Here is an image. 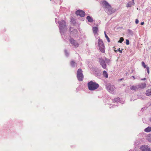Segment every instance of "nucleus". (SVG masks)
Returning <instances> with one entry per match:
<instances>
[{"label":"nucleus","mask_w":151,"mask_h":151,"mask_svg":"<svg viewBox=\"0 0 151 151\" xmlns=\"http://www.w3.org/2000/svg\"><path fill=\"white\" fill-rule=\"evenodd\" d=\"M59 24V28L60 33L62 35L67 30V27L66 22L64 20L58 22Z\"/></svg>","instance_id":"1"},{"label":"nucleus","mask_w":151,"mask_h":151,"mask_svg":"<svg viewBox=\"0 0 151 151\" xmlns=\"http://www.w3.org/2000/svg\"><path fill=\"white\" fill-rule=\"evenodd\" d=\"M88 89L91 91H94L99 87V84L95 82L91 81L88 82L87 84Z\"/></svg>","instance_id":"2"},{"label":"nucleus","mask_w":151,"mask_h":151,"mask_svg":"<svg viewBox=\"0 0 151 151\" xmlns=\"http://www.w3.org/2000/svg\"><path fill=\"white\" fill-rule=\"evenodd\" d=\"M99 60L100 64L102 68L104 69H106L107 68L106 64H109L110 63L109 59L106 58H100L99 59Z\"/></svg>","instance_id":"3"},{"label":"nucleus","mask_w":151,"mask_h":151,"mask_svg":"<svg viewBox=\"0 0 151 151\" xmlns=\"http://www.w3.org/2000/svg\"><path fill=\"white\" fill-rule=\"evenodd\" d=\"M98 44L99 50L102 52L104 53L105 52V47L104 42L101 39L99 38L98 39Z\"/></svg>","instance_id":"4"},{"label":"nucleus","mask_w":151,"mask_h":151,"mask_svg":"<svg viewBox=\"0 0 151 151\" xmlns=\"http://www.w3.org/2000/svg\"><path fill=\"white\" fill-rule=\"evenodd\" d=\"M81 69L79 68L78 69L77 73V77L78 80L79 81H82L83 78V76Z\"/></svg>","instance_id":"5"},{"label":"nucleus","mask_w":151,"mask_h":151,"mask_svg":"<svg viewBox=\"0 0 151 151\" xmlns=\"http://www.w3.org/2000/svg\"><path fill=\"white\" fill-rule=\"evenodd\" d=\"M106 87L108 91L112 93H114V91L115 89V87L110 84H107L106 85Z\"/></svg>","instance_id":"6"},{"label":"nucleus","mask_w":151,"mask_h":151,"mask_svg":"<svg viewBox=\"0 0 151 151\" xmlns=\"http://www.w3.org/2000/svg\"><path fill=\"white\" fill-rule=\"evenodd\" d=\"M70 43L75 47H78V46L79 44L73 38H71L69 39Z\"/></svg>","instance_id":"7"},{"label":"nucleus","mask_w":151,"mask_h":151,"mask_svg":"<svg viewBox=\"0 0 151 151\" xmlns=\"http://www.w3.org/2000/svg\"><path fill=\"white\" fill-rule=\"evenodd\" d=\"M76 13L77 15H79L81 17H84L85 14L84 12L81 10H78L76 11Z\"/></svg>","instance_id":"8"},{"label":"nucleus","mask_w":151,"mask_h":151,"mask_svg":"<svg viewBox=\"0 0 151 151\" xmlns=\"http://www.w3.org/2000/svg\"><path fill=\"white\" fill-rule=\"evenodd\" d=\"M102 5L105 9L108 8L111 6V5L108 3V2L105 1L103 2Z\"/></svg>","instance_id":"9"},{"label":"nucleus","mask_w":151,"mask_h":151,"mask_svg":"<svg viewBox=\"0 0 151 151\" xmlns=\"http://www.w3.org/2000/svg\"><path fill=\"white\" fill-rule=\"evenodd\" d=\"M72 28L71 27H70V31H71L70 34L71 35H72L73 36H76V35L77 34L78 31L77 29H73V30L72 31Z\"/></svg>","instance_id":"10"},{"label":"nucleus","mask_w":151,"mask_h":151,"mask_svg":"<svg viewBox=\"0 0 151 151\" xmlns=\"http://www.w3.org/2000/svg\"><path fill=\"white\" fill-rule=\"evenodd\" d=\"M107 13L108 14L110 15L114 13L112 10V8L111 6H110L108 8L105 9Z\"/></svg>","instance_id":"11"},{"label":"nucleus","mask_w":151,"mask_h":151,"mask_svg":"<svg viewBox=\"0 0 151 151\" xmlns=\"http://www.w3.org/2000/svg\"><path fill=\"white\" fill-rule=\"evenodd\" d=\"M146 84L145 83H141L138 85V88H143L146 87Z\"/></svg>","instance_id":"12"},{"label":"nucleus","mask_w":151,"mask_h":151,"mask_svg":"<svg viewBox=\"0 0 151 151\" xmlns=\"http://www.w3.org/2000/svg\"><path fill=\"white\" fill-rule=\"evenodd\" d=\"M77 64L74 61L72 60L70 62V65L72 67H75L77 66Z\"/></svg>","instance_id":"13"},{"label":"nucleus","mask_w":151,"mask_h":151,"mask_svg":"<svg viewBox=\"0 0 151 151\" xmlns=\"http://www.w3.org/2000/svg\"><path fill=\"white\" fill-rule=\"evenodd\" d=\"M134 2H129L127 4V7H131L132 5H134Z\"/></svg>","instance_id":"14"},{"label":"nucleus","mask_w":151,"mask_h":151,"mask_svg":"<svg viewBox=\"0 0 151 151\" xmlns=\"http://www.w3.org/2000/svg\"><path fill=\"white\" fill-rule=\"evenodd\" d=\"M93 33L95 35L97 33V32L98 30V28L97 27H93Z\"/></svg>","instance_id":"15"},{"label":"nucleus","mask_w":151,"mask_h":151,"mask_svg":"<svg viewBox=\"0 0 151 151\" xmlns=\"http://www.w3.org/2000/svg\"><path fill=\"white\" fill-rule=\"evenodd\" d=\"M146 94L147 96H151V88L148 89L146 91Z\"/></svg>","instance_id":"16"},{"label":"nucleus","mask_w":151,"mask_h":151,"mask_svg":"<svg viewBox=\"0 0 151 151\" xmlns=\"http://www.w3.org/2000/svg\"><path fill=\"white\" fill-rule=\"evenodd\" d=\"M86 19L89 22H93V19L89 16H88L86 17Z\"/></svg>","instance_id":"17"},{"label":"nucleus","mask_w":151,"mask_h":151,"mask_svg":"<svg viewBox=\"0 0 151 151\" xmlns=\"http://www.w3.org/2000/svg\"><path fill=\"white\" fill-rule=\"evenodd\" d=\"M144 131L146 132H149L151 131V127H148L144 129Z\"/></svg>","instance_id":"18"},{"label":"nucleus","mask_w":151,"mask_h":151,"mask_svg":"<svg viewBox=\"0 0 151 151\" xmlns=\"http://www.w3.org/2000/svg\"><path fill=\"white\" fill-rule=\"evenodd\" d=\"M138 88L137 86H133L130 87V89L132 90L136 91L138 89Z\"/></svg>","instance_id":"19"},{"label":"nucleus","mask_w":151,"mask_h":151,"mask_svg":"<svg viewBox=\"0 0 151 151\" xmlns=\"http://www.w3.org/2000/svg\"><path fill=\"white\" fill-rule=\"evenodd\" d=\"M120 101V99L119 98H114L113 101L114 102H118Z\"/></svg>","instance_id":"20"},{"label":"nucleus","mask_w":151,"mask_h":151,"mask_svg":"<svg viewBox=\"0 0 151 151\" xmlns=\"http://www.w3.org/2000/svg\"><path fill=\"white\" fill-rule=\"evenodd\" d=\"M103 75L106 78H108V75L107 72L105 70L103 72Z\"/></svg>","instance_id":"21"},{"label":"nucleus","mask_w":151,"mask_h":151,"mask_svg":"<svg viewBox=\"0 0 151 151\" xmlns=\"http://www.w3.org/2000/svg\"><path fill=\"white\" fill-rule=\"evenodd\" d=\"M128 32L129 35H133V31L130 29H128L127 30Z\"/></svg>","instance_id":"22"},{"label":"nucleus","mask_w":151,"mask_h":151,"mask_svg":"<svg viewBox=\"0 0 151 151\" xmlns=\"http://www.w3.org/2000/svg\"><path fill=\"white\" fill-rule=\"evenodd\" d=\"M104 34H105V37L107 40L108 42H110V39L109 38V37H108V36L106 34L105 32H104Z\"/></svg>","instance_id":"23"},{"label":"nucleus","mask_w":151,"mask_h":151,"mask_svg":"<svg viewBox=\"0 0 151 151\" xmlns=\"http://www.w3.org/2000/svg\"><path fill=\"white\" fill-rule=\"evenodd\" d=\"M124 40V38L121 37L120 38V40L118 41V42L122 43Z\"/></svg>","instance_id":"24"},{"label":"nucleus","mask_w":151,"mask_h":151,"mask_svg":"<svg viewBox=\"0 0 151 151\" xmlns=\"http://www.w3.org/2000/svg\"><path fill=\"white\" fill-rule=\"evenodd\" d=\"M65 53L66 56L67 57L69 55V53L67 52V50H65Z\"/></svg>","instance_id":"25"},{"label":"nucleus","mask_w":151,"mask_h":151,"mask_svg":"<svg viewBox=\"0 0 151 151\" xmlns=\"http://www.w3.org/2000/svg\"><path fill=\"white\" fill-rule=\"evenodd\" d=\"M142 66L144 67V68H146L147 67L145 64V63L144 62H142Z\"/></svg>","instance_id":"26"},{"label":"nucleus","mask_w":151,"mask_h":151,"mask_svg":"<svg viewBox=\"0 0 151 151\" xmlns=\"http://www.w3.org/2000/svg\"><path fill=\"white\" fill-rule=\"evenodd\" d=\"M147 72L148 74H149V68L148 67H147L146 68Z\"/></svg>","instance_id":"27"},{"label":"nucleus","mask_w":151,"mask_h":151,"mask_svg":"<svg viewBox=\"0 0 151 151\" xmlns=\"http://www.w3.org/2000/svg\"><path fill=\"white\" fill-rule=\"evenodd\" d=\"M126 43L127 45H129V41L127 39Z\"/></svg>","instance_id":"28"},{"label":"nucleus","mask_w":151,"mask_h":151,"mask_svg":"<svg viewBox=\"0 0 151 151\" xmlns=\"http://www.w3.org/2000/svg\"><path fill=\"white\" fill-rule=\"evenodd\" d=\"M139 20L137 19H136L135 20V23L136 24H137L139 23Z\"/></svg>","instance_id":"29"},{"label":"nucleus","mask_w":151,"mask_h":151,"mask_svg":"<svg viewBox=\"0 0 151 151\" xmlns=\"http://www.w3.org/2000/svg\"><path fill=\"white\" fill-rule=\"evenodd\" d=\"M117 51H119V52L120 53H122V50H120V48L118 49L117 50Z\"/></svg>","instance_id":"30"},{"label":"nucleus","mask_w":151,"mask_h":151,"mask_svg":"<svg viewBox=\"0 0 151 151\" xmlns=\"http://www.w3.org/2000/svg\"><path fill=\"white\" fill-rule=\"evenodd\" d=\"M146 78H142L141 80L142 81H144V80H146Z\"/></svg>","instance_id":"31"},{"label":"nucleus","mask_w":151,"mask_h":151,"mask_svg":"<svg viewBox=\"0 0 151 151\" xmlns=\"http://www.w3.org/2000/svg\"><path fill=\"white\" fill-rule=\"evenodd\" d=\"M144 22H141V25H144Z\"/></svg>","instance_id":"32"},{"label":"nucleus","mask_w":151,"mask_h":151,"mask_svg":"<svg viewBox=\"0 0 151 151\" xmlns=\"http://www.w3.org/2000/svg\"><path fill=\"white\" fill-rule=\"evenodd\" d=\"M132 77H133V78L134 79H136V78H135V77L133 76H132Z\"/></svg>","instance_id":"33"},{"label":"nucleus","mask_w":151,"mask_h":151,"mask_svg":"<svg viewBox=\"0 0 151 151\" xmlns=\"http://www.w3.org/2000/svg\"><path fill=\"white\" fill-rule=\"evenodd\" d=\"M57 19L55 18V22L56 23H57Z\"/></svg>","instance_id":"34"},{"label":"nucleus","mask_w":151,"mask_h":151,"mask_svg":"<svg viewBox=\"0 0 151 151\" xmlns=\"http://www.w3.org/2000/svg\"><path fill=\"white\" fill-rule=\"evenodd\" d=\"M150 122H151V117L150 119Z\"/></svg>","instance_id":"35"},{"label":"nucleus","mask_w":151,"mask_h":151,"mask_svg":"<svg viewBox=\"0 0 151 151\" xmlns=\"http://www.w3.org/2000/svg\"><path fill=\"white\" fill-rule=\"evenodd\" d=\"M123 79V78H121V79H120V80L121 81V80H122Z\"/></svg>","instance_id":"36"},{"label":"nucleus","mask_w":151,"mask_h":151,"mask_svg":"<svg viewBox=\"0 0 151 151\" xmlns=\"http://www.w3.org/2000/svg\"><path fill=\"white\" fill-rule=\"evenodd\" d=\"M148 140L149 141H151V139H148Z\"/></svg>","instance_id":"37"},{"label":"nucleus","mask_w":151,"mask_h":151,"mask_svg":"<svg viewBox=\"0 0 151 151\" xmlns=\"http://www.w3.org/2000/svg\"><path fill=\"white\" fill-rule=\"evenodd\" d=\"M132 0V2H134V0Z\"/></svg>","instance_id":"38"}]
</instances>
